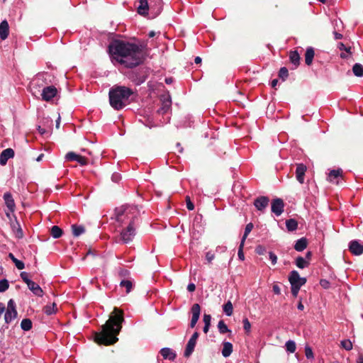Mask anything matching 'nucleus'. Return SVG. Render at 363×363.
<instances>
[{
    "label": "nucleus",
    "instance_id": "obj_28",
    "mask_svg": "<svg viewBox=\"0 0 363 363\" xmlns=\"http://www.w3.org/2000/svg\"><path fill=\"white\" fill-rule=\"evenodd\" d=\"M289 58L291 63L297 67L299 65L300 56L297 51H291L289 54Z\"/></svg>",
    "mask_w": 363,
    "mask_h": 363
},
{
    "label": "nucleus",
    "instance_id": "obj_41",
    "mask_svg": "<svg viewBox=\"0 0 363 363\" xmlns=\"http://www.w3.org/2000/svg\"><path fill=\"white\" fill-rule=\"evenodd\" d=\"M342 347L346 350L349 351L352 349V344L350 340H344L341 341Z\"/></svg>",
    "mask_w": 363,
    "mask_h": 363
},
{
    "label": "nucleus",
    "instance_id": "obj_38",
    "mask_svg": "<svg viewBox=\"0 0 363 363\" xmlns=\"http://www.w3.org/2000/svg\"><path fill=\"white\" fill-rule=\"evenodd\" d=\"M218 328L219 333L221 334H225L228 332H230V330L228 329V326L224 323V321L222 320L218 322Z\"/></svg>",
    "mask_w": 363,
    "mask_h": 363
},
{
    "label": "nucleus",
    "instance_id": "obj_29",
    "mask_svg": "<svg viewBox=\"0 0 363 363\" xmlns=\"http://www.w3.org/2000/svg\"><path fill=\"white\" fill-rule=\"evenodd\" d=\"M296 265L299 269H304L309 265V262L302 257H298L296 259Z\"/></svg>",
    "mask_w": 363,
    "mask_h": 363
},
{
    "label": "nucleus",
    "instance_id": "obj_3",
    "mask_svg": "<svg viewBox=\"0 0 363 363\" xmlns=\"http://www.w3.org/2000/svg\"><path fill=\"white\" fill-rule=\"evenodd\" d=\"M124 321L123 311L114 308L109 319L102 326L101 333L95 335V341L99 344L110 345L118 341L117 335L119 334L122 323Z\"/></svg>",
    "mask_w": 363,
    "mask_h": 363
},
{
    "label": "nucleus",
    "instance_id": "obj_18",
    "mask_svg": "<svg viewBox=\"0 0 363 363\" xmlns=\"http://www.w3.org/2000/svg\"><path fill=\"white\" fill-rule=\"evenodd\" d=\"M160 354L164 359L174 361L177 357L176 352L169 347H164L161 349Z\"/></svg>",
    "mask_w": 363,
    "mask_h": 363
},
{
    "label": "nucleus",
    "instance_id": "obj_31",
    "mask_svg": "<svg viewBox=\"0 0 363 363\" xmlns=\"http://www.w3.org/2000/svg\"><path fill=\"white\" fill-rule=\"evenodd\" d=\"M50 234L54 238H59L62 235V230L57 225H54L51 228Z\"/></svg>",
    "mask_w": 363,
    "mask_h": 363
},
{
    "label": "nucleus",
    "instance_id": "obj_48",
    "mask_svg": "<svg viewBox=\"0 0 363 363\" xmlns=\"http://www.w3.org/2000/svg\"><path fill=\"white\" fill-rule=\"evenodd\" d=\"M242 323H243V328H244L245 330H246L247 332H250V328H251V324H250V321L248 320V319L245 318L243 320Z\"/></svg>",
    "mask_w": 363,
    "mask_h": 363
},
{
    "label": "nucleus",
    "instance_id": "obj_52",
    "mask_svg": "<svg viewBox=\"0 0 363 363\" xmlns=\"http://www.w3.org/2000/svg\"><path fill=\"white\" fill-rule=\"evenodd\" d=\"M291 294L292 295L294 296V297H296L298 294V291L301 289V287H298V286H291Z\"/></svg>",
    "mask_w": 363,
    "mask_h": 363
},
{
    "label": "nucleus",
    "instance_id": "obj_25",
    "mask_svg": "<svg viewBox=\"0 0 363 363\" xmlns=\"http://www.w3.org/2000/svg\"><path fill=\"white\" fill-rule=\"evenodd\" d=\"M196 344V341L189 339V340L187 342L185 351H184L185 357H189L192 354V352L194 350Z\"/></svg>",
    "mask_w": 363,
    "mask_h": 363
},
{
    "label": "nucleus",
    "instance_id": "obj_60",
    "mask_svg": "<svg viewBox=\"0 0 363 363\" xmlns=\"http://www.w3.org/2000/svg\"><path fill=\"white\" fill-rule=\"evenodd\" d=\"M333 34L335 40H340L342 38V35L336 31H334Z\"/></svg>",
    "mask_w": 363,
    "mask_h": 363
},
{
    "label": "nucleus",
    "instance_id": "obj_33",
    "mask_svg": "<svg viewBox=\"0 0 363 363\" xmlns=\"http://www.w3.org/2000/svg\"><path fill=\"white\" fill-rule=\"evenodd\" d=\"M73 235L78 237L85 232V229L82 225H73L72 226Z\"/></svg>",
    "mask_w": 363,
    "mask_h": 363
},
{
    "label": "nucleus",
    "instance_id": "obj_30",
    "mask_svg": "<svg viewBox=\"0 0 363 363\" xmlns=\"http://www.w3.org/2000/svg\"><path fill=\"white\" fill-rule=\"evenodd\" d=\"M353 73L355 76L361 77L363 76V66L361 64L356 63L352 67Z\"/></svg>",
    "mask_w": 363,
    "mask_h": 363
},
{
    "label": "nucleus",
    "instance_id": "obj_27",
    "mask_svg": "<svg viewBox=\"0 0 363 363\" xmlns=\"http://www.w3.org/2000/svg\"><path fill=\"white\" fill-rule=\"evenodd\" d=\"M171 99L170 98H167L166 99H164L162 101V107L158 110V112L161 114H164L167 113L171 106Z\"/></svg>",
    "mask_w": 363,
    "mask_h": 363
},
{
    "label": "nucleus",
    "instance_id": "obj_45",
    "mask_svg": "<svg viewBox=\"0 0 363 363\" xmlns=\"http://www.w3.org/2000/svg\"><path fill=\"white\" fill-rule=\"evenodd\" d=\"M244 245H245V242H240L239 249H238V256L239 259L242 261L244 260V259H245V255L243 253Z\"/></svg>",
    "mask_w": 363,
    "mask_h": 363
},
{
    "label": "nucleus",
    "instance_id": "obj_10",
    "mask_svg": "<svg viewBox=\"0 0 363 363\" xmlns=\"http://www.w3.org/2000/svg\"><path fill=\"white\" fill-rule=\"evenodd\" d=\"M13 218L14 220L13 221H11L10 226L15 237L18 239H21L23 237V232L16 217L13 216Z\"/></svg>",
    "mask_w": 363,
    "mask_h": 363
},
{
    "label": "nucleus",
    "instance_id": "obj_58",
    "mask_svg": "<svg viewBox=\"0 0 363 363\" xmlns=\"http://www.w3.org/2000/svg\"><path fill=\"white\" fill-rule=\"evenodd\" d=\"M196 289V286L193 283H190L188 284L187 286V290L189 291V292H193Z\"/></svg>",
    "mask_w": 363,
    "mask_h": 363
},
{
    "label": "nucleus",
    "instance_id": "obj_64",
    "mask_svg": "<svg viewBox=\"0 0 363 363\" xmlns=\"http://www.w3.org/2000/svg\"><path fill=\"white\" fill-rule=\"evenodd\" d=\"M357 363H363V355L362 354H360L358 358H357Z\"/></svg>",
    "mask_w": 363,
    "mask_h": 363
},
{
    "label": "nucleus",
    "instance_id": "obj_59",
    "mask_svg": "<svg viewBox=\"0 0 363 363\" xmlns=\"http://www.w3.org/2000/svg\"><path fill=\"white\" fill-rule=\"evenodd\" d=\"M111 179L113 182H118L121 179V176L120 174L116 173L112 175Z\"/></svg>",
    "mask_w": 363,
    "mask_h": 363
},
{
    "label": "nucleus",
    "instance_id": "obj_23",
    "mask_svg": "<svg viewBox=\"0 0 363 363\" xmlns=\"http://www.w3.org/2000/svg\"><path fill=\"white\" fill-rule=\"evenodd\" d=\"M314 50L313 48H308L305 53V62L307 65H311L314 57Z\"/></svg>",
    "mask_w": 363,
    "mask_h": 363
},
{
    "label": "nucleus",
    "instance_id": "obj_62",
    "mask_svg": "<svg viewBox=\"0 0 363 363\" xmlns=\"http://www.w3.org/2000/svg\"><path fill=\"white\" fill-rule=\"evenodd\" d=\"M198 337H199V333H198V332H195V333L192 335V336L191 337V338H190V339H191V340H194V341H196H196H197Z\"/></svg>",
    "mask_w": 363,
    "mask_h": 363
},
{
    "label": "nucleus",
    "instance_id": "obj_21",
    "mask_svg": "<svg viewBox=\"0 0 363 363\" xmlns=\"http://www.w3.org/2000/svg\"><path fill=\"white\" fill-rule=\"evenodd\" d=\"M28 289L37 296L41 297L43 296V291L41 289V287L32 281L31 282L28 283L27 285Z\"/></svg>",
    "mask_w": 363,
    "mask_h": 363
},
{
    "label": "nucleus",
    "instance_id": "obj_20",
    "mask_svg": "<svg viewBox=\"0 0 363 363\" xmlns=\"http://www.w3.org/2000/svg\"><path fill=\"white\" fill-rule=\"evenodd\" d=\"M342 170L341 169H333L331 170L328 174V180L330 182L335 184H339V180L342 178Z\"/></svg>",
    "mask_w": 363,
    "mask_h": 363
},
{
    "label": "nucleus",
    "instance_id": "obj_47",
    "mask_svg": "<svg viewBox=\"0 0 363 363\" xmlns=\"http://www.w3.org/2000/svg\"><path fill=\"white\" fill-rule=\"evenodd\" d=\"M269 258L271 260V262L273 265L276 264L277 262V256L272 252H269Z\"/></svg>",
    "mask_w": 363,
    "mask_h": 363
},
{
    "label": "nucleus",
    "instance_id": "obj_7",
    "mask_svg": "<svg viewBox=\"0 0 363 363\" xmlns=\"http://www.w3.org/2000/svg\"><path fill=\"white\" fill-rule=\"evenodd\" d=\"M57 94V89L54 86H47L42 90L41 96L42 99L45 101H50Z\"/></svg>",
    "mask_w": 363,
    "mask_h": 363
},
{
    "label": "nucleus",
    "instance_id": "obj_55",
    "mask_svg": "<svg viewBox=\"0 0 363 363\" xmlns=\"http://www.w3.org/2000/svg\"><path fill=\"white\" fill-rule=\"evenodd\" d=\"M15 266L18 269H23L25 268L24 263L21 260L17 261V262L15 264Z\"/></svg>",
    "mask_w": 363,
    "mask_h": 363
},
{
    "label": "nucleus",
    "instance_id": "obj_12",
    "mask_svg": "<svg viewBox=\"0 0 363 363\" xmlns=\"http://www.w3.org/2000/svg\"><path fill=\"white\" fill-rule=\"evenodd\" d=\"M269 199L267 196H260L254 201L255 208L260 211H263L268 206Z\"/></svg>",
    "mask_w": 363,
    "mask_h": 363
},
{
    "label": "nucleus",
    "instance_id": "obj_50",
    "mask_svg": "<svg viewBox=\"0 0 363 363\" xmlns=\"http://www.w3.org/2000/svg\"><path fill=\"white\" fill-rule=\"evenodd\" d=\"M76 161L82 166L86 165L87 164L86 158L79 155Z\"/></svg>",
    "mask_w": 363,
    "mask_h": 363
},
{
    "label": "nucleus",
    "instance_id": "obj_9",
    "mask_svg": "<svg viewBox=\"0 0 363 363\" xmlns=\"http://www.w3.org/2000/svg\"><path fill=\"white\" fill-rule=\"evenodd\" d=\"M349 250L354 255H361L363 253V245L358 240H352L349 243Z\"/></svg>",
    "mask_w": 363,
    "mask_h": 363
},
{
    "label": "nucleus",
    "instance_id": "obj_24",
    "mask_svg": "<svg viewBox=\"0 0 363 363\" xmlns=\"http://www.w3.org/2000/svg\"><path fill=\"white\" fill-rule=\"evenodd\" d=\"M223 345L222 355L224 357H228L233 352V345L229 342H224Z\"/></svg>",
    "mask_w": 363,
    "mask_h": 363
},
{
    "label": "nucleus",
    "instance_id": "obj_2",
    "mask_svg": "<svg viewBox=\"0 0 363 363\" xmlns=\"http://www.w3.org/2000/svg\"><path fill=\"white\" fill-rule=\"evenodd\" d=\"M138 214L137 208L130 206H123L115 210L116 221L123 227L120 235L124 243L131 242L136 234Z\"/></svg>",
    "mask_w": 363,
    "mask_h": 363
},
{
    "label": "nucleus",
    "instance_id": "obj_5",
    "mask_svg": "<svg viewBox=\"0 0 363 363\" xmlns=\"http://www.w3.org/2000/svg\"><path fill=\"white\" fill-rule=\"evenodd\" d=\"M17 316L16 310V303L13 299H10L8 302L7 309L4 314V320L6 323L9 324Z\"/></svg>",
    "mask_w": 363,
    "mask_h": 363
},
{
    "label": "nucleus",
    "instance_id": "obj_13",
    "mask_svg": "<svg viewBox=\"0 0 363 363\" xmlns=\"http://www.w3.org/2000/svg\"><path fill=\"white\" fill-rule=\"evenodd\" d=\"M14 157V151L11 148H7L3 150L0 155V164L4 166L7 161Z\"/></svg>",
    "mask_w": 363,
    "mask_h": 363
},
{
    "label": "nucleus",
    "instance_id": "obj_53",
    "mask_svg": "<svg viewBox=\"0 0 363 363\" xmlns=\"http://www.w3.org/2000/svg\"><path fill=\"white\" fill-rule=\"evenodd\" d=\"M203 319L204 325L207 324L208 325H211V316L210 315L204 314Z\"/></svg>",
    "mask_w": 363,
    "mask_h": 363
},
{
    "label": "nucleus",
    "instance_id": "obj_11",
    "mask_svg": "<svg viewBox=\"0 0 363 363\" xmlns=\"http://www.w3.org/2000/svg\"><path fill=\"white\" fill-rule=\"evenodd\" d=\"M200 306L198 303L194 304L191 307L192 317L189 325L191 328H194L196 323L198 322L200 316Z\"/></svg>",
    "mask_w": 363,
    "mask_h": 363
},
{
    "label": "nucleus",
    "instance_id": "obj_32",
    "mask_svg": "<svg viewBox=\"0 0 363 363\" xmlns=\"http://www.w3.org/2000/svg\"><path fill=\"white\" fill-rule=\"evenodd\" d=\"M286 226L289 231H294L297 229L298 223L294 219H289L286 221Z\"/></svg>",
    "mask_w": 363,
    "mask_h": 363
},
{
    "label": "nucleus",
    "instance_id": "obj_39",
    "mask_svg": "<svg viewBox=\"0 0 363 363\" xmlns=\"http://www.w3.org/2000/svg\"><path fill=\"white\" fill-rule=\"evenodd\" d=\"M252 228H253V224L252 223L247 224V225L245 226V228L244 235L242 238L241 242H245V240L247 239L250 233L252 231Z\"/></svg>",
    "mask_w": 363,
    "mask_h": 363
},
{
    "label": "nucleus",
    "instance_id": "obj_16",
    "mask_svg": "<svg viewBox=\"0 0 363 363\" xmlns=\"http://www.w3.org/2000/svg\"><path fill=\"white\" fill-rule=\"evenodd\" d=\"M306 166L303 164H298L296 169V177L300 184H303L304 176L306 172Z\"/></svg>",
    "mask_w": 363,
    "mask_h": 363
},
{
    "label": "nucleus",
    "instance_id": "obj_49",
    "mask_svg": "<svg viewBox=\"0 0 363 363\" xmlns=\"http://www.w3.org/2000/svg\"><path fill=\"white\" fill-rule=\"evenodd\" d=\"M305 354H306V357L308 359L313 358V351H312L311 347H306V348H305Z\"/></svg>",
    "mask_w": 363,
    "mask_h": 363
},
{
    "label": "nucleus",
    "instance_id": "obj_1",
    "mask_svg": "<svg viewBox=\"0 0 363 363\" xmlns=\"http://www.w3.org/2000/svg\"><path fill=\"white\" fill-rule=\"evenodd\" d=\"M108 51L113 62L127 68L135 67L143 62V51L134 43L116 40L109 45Z\"/></svg>",
    "mask_w": 363,
    "mask_h": 363
},
{
    "label": "nucleus",
    "instance_id": "obj_61",
    "mask_svg": "<svg viewBox=\"0 0 363 363\" xmlns=\"http://www.w3.org/2000/svg\"><path fill=\"white\" fill-rule=\"evenodd\" d=\"M38 130L41 135H44L47 133V130L44 128H42L41 126H38Z\"/></svg>",
    "mask_w": 363,
    "mask_h": 363
},
{
    "label": "nucleus",
    "instance_id": "obj_17",
    "mask_svg": "<svg viewBox=\"0 0 363 363\" xmlns=\"http://www.w3.org/2000/svg\"><path fill=\"white\" fill-rule=\"evenodd\" d=\"M149 10H150V7L148 0H140L137 9L138 13L141 16H146Z\"/></svg>",
    "mask_w": 363,
    "mask_h": 363
},
{
    "label": "nucleus",
    "instance_id": "obj_22",
    "mask_svg": "<svg viewBox=\"0 0 363 363\" xmlns=\"http://www.w3.org/2000/svg\"><path fill=\"white\" fill-rule=\"evenodd\" d=\"M307 247V240L305 238H301L296 242L294 249L298 252H301Z\"/></svg>",
    "mask_w": 363,
    "mask_h": 363
},
{
    "label": "nucleus",
    "instance_id": "obj_26",
    "mask_svg": "<svg viewBox=\"0 0 363 363\" xmlns=\"http://www.w3.org/2000/svg\"><path fill=\"white\" fill-rule=\"evenodd\" d=\"M50 77V75L48 73H42L38 74L36 77L33 81V84H36L38 86L41 85L40 82H43L45 80H47L48 78Z\"/></svg>",
    "mask_w": 363,
    "mask_h": 363
},
{
    "label": "nucleus",
    "instance_id": "obj_63",
    "mask_svg": "<svg viewBox=\"0 0 363 363\" xmlns=\"http://www.w3.org/2000/svg\"><path fill=\"white\" fill-rule=\"evenodd\" d=\"M297 308H298V310H300V311H303V310L304 309V306H303V304L302 303V301H301V299H300V301H299V302H298V305H297Z\"/></svg>",
    "mask_w": 363,
    "mask_h": 363
},
{
    "label": "nucleus",
    "instance_id": "obj_43",
    "mask_svg": "<svg viewBox=\"0 0 363 363\" xmlns=\"http://www.w3.org/2000/svg\"><path fill=\"white\" fill-rule=\"evenodd\" d=\"M9 284L8 280L2 279L0 281V292H4L9 289Z\"/></svg>",
    "mask_w": 363,
    "mask_h": 363
},
{
    "label": "nucleus",
    "instance_id": "obj_44",
    "mask_svg": "<svg viewBox=\"0 0 363 363\" xmlns=\"http://www.w3.org/2000/svg\"><path fill=\"white\" fill-rule=\"evenodd\" d=\"M79 155L73 152H69L65 155V159L68 161H76Z\"/></svg>",
    "mask_w": 363,
    "mask_h": 363
},
{
    "label": "nucleus",
    "instance_id": "obj_34",
    "mask_svg": "<svg viewBox=\"0 0 363 363\" xmlns=\"http://www.w3.org/2000/svg\"><path fill=\"white\" fill-rule=\"evenodd\" d=\"M56 311H57L56 304L55 303H53L50 305H46L43 308L44 313L48 315L55 313L56 312Z\"/></svg>",
    "mask_w": 363,
    "mask_h": 363
},
{
    "label": "nucleus",
    "instance_id": "obj_40",
    "mask_svg": "<svg viewBox=\"0 0 363 363\" xmlns=\"http://www.w3.org/2000/svg\"><path fill=\"white\" fill-rule=\"evenodd\" d=\"M121 286L125 288L126 292L129 293L132 289V282L129 280H123L120 284Z\"/></svg>",
    "mask_w": 363,
    "mask_h": 363
},
{
    "label": "nucleus",
    "instance_id": "obj_14",
    "mask_svg": "<svg viewBox=\"0 0 363 363\" xmlns=\"http://www.w3.org/2000/svg\"><path fill=\"white\" fill-rule=\"evenodd\" d=\"M4 200L5 205L6 206V208L9 210L10 211H15L16 210V203L14 201V199L10 192H6L4 194Z\"/></svg>",
    "mask_w": 363,
    "mask_h": 363
},
{
    "label": "nucleus",
    "instance_id": "obj_46",
    "mask_svg": "<svg viewBox=\"0 0 363 363\" xmlns=\"http://www.w3.org/2000/svg\"><path fill=\"white\" fill-rule=\"evenodd\" d=\"M21 278L23 279V281L28 285V283L31 282L32 280L29 279L28 274L26 272H23L20 274Z\"/></svg>",
    "mask_w": 363,
    "mask_h": 363
},
{
    "label": "nucleus",
    "instance_id": "obj_54",
    "mask_svg": "<svg viewBox=\"0 0 363 363\" xmlns=\"http://www.w3.org/2000/svg\"><path fill=\"white\" fill-rule=\"evenodd\" d=\"M214 257H215L214 254L212 253L211 252H206V259H207V261L209 263L214 259Z\"/></svg>",
    "mask_w": 363,
    "mask_h": 363
},
{
    "label": "nucleus",
    "instance_id": "obj_51",
    "mask_svg": "<svg viewBox=\"0 0 363 363\" xmlns=\"http://www.w3.org/2000/svg\"><path fill=\"white\" fill-rule=\"evenodd\" d=\"M186 208H188V210H189V211H192V210H194V203L191 201L189 196H186Z\"/></svg>",
    "mask_w": 363,
    "mask_h": 363
},
{
    "label": "nucleus",
    "instance_id": "obj_42",
    "mask_svg": "<svg viewBox=\"0 0 363 363\" xmlns=\"http://www.w3.org/2000/svg\"><path fill=\"white\" fill-rule=\"evenodd\" d=\"M289 75V71L286 67H281L279 72V77L283 80H285Z\"/></svg>",
    "mask_w": 363,
    "mask_h": 363
},
{
    "label": "nucleus",
    "instance_id": "obj_4",
    "mask_svg": "<svg viewBox=\"0 0 363 363\" xmlns=\"http://www.w3.org/2000/svg\"><path fill=\"white\" fill-rule=\"evenodd\" d=\"M133 94L132 89L124 86H114L110 89V105L115 110H121L129 104V98Z\"/></svg>",
    "mask_w": 363,
    "mask_h": 363
},
{
    "label": "nucleus",
    "instance_id": "obj_15",
    "mask_svg": "<svg viewBox=\"0 0 363 363\" xmlns=\"http://www.w3.org/2000/svg\"><path fill=\"white\" fill-rule=\"evenodd\" d=\"M150 11L157 16L162 9V0H148Z\"/></svg>",
    "mask_w": 363,
    "mask_h": 363
},
{
    "label": "nucleus",
    "instance_id": "obj_36",
    "mask_svg": "<svg viewBox=\"0 0 363 363\" xmlns=\"http://www.w3.org/2000/svg\"><path fill=\"white\" fill-rule=\"evenodd\" d=\"M223 311L225 313V315L228 316H230L233 314V306L232 303L230 301H228L225 304H224Z\"/></svg>",
    "mask_w": 363,
    "mask_h": 363
},
{
    "label": "nucleus",
    "instance_id": "obj_8",
    "mask_svg": "<svg viewBox=\"0 0 363 363\" xmlns=\"http://www.w3.org/2000/svg\"><path fill=\"white\" fill-rule=\"evenodd\" d=\"M284 201L281 199H275L272 201L271 204L272 212L277 216H279L284 211Z\"/></svg>",
    "mask_w": 363,
    "mask_h": 363
},
{
    "label": "nucleus",
    "instance_id": "obj_19",
    "mask_svg": "<svg viewBox=\"0 0 363 363\" xmlns=\"http://www.w3.org/2000/svg\"><path fill=\"white\" fill-rule=\"evenodd\" d=\"M9 34V26L6 20H4L0 23V38L2 40H6Z\"/></svg>",
    "mask_w": 363,
    "mask_h": 363
},
{
    "label": "nucleus",
    "instance_id": "obj_35",
    "mask_svg": "<svg viewBox=\"0 0 363 363\" xmlns=\"http://www.w3.org/2000/svg\"><path fill=\"white\" fill-rule=\"evenodd\" d=\"M21 327L24 331H28L32 328V322L30 319H23L21 323Z\"/></svg>",
    "mask_w": 363,
    "mask_h": 363
},
{
    "label": "nucleus",
    "instance_id": "obj_37",
    "mask_svg": "<svg viewBox=\"0 0 363 363\" xmlns=\"http://www.w3.org/2000/svg\"><path fill=\"white\" fill-rule=\"evenodd\" d=\"M286 350L290 353H294L296 351V343L293 340H288L285 344Z\"/></svg>",
    "mask_w": 363,
    "mask_h": 363
},
{
    "label": "nucleus",
    "instance_id": "obj_57",
    "mask_svg": "<svg viewBox=\"0 0 363 363\" xmlns=\"http://www.w3.org/2000/svg\"><path fill=\"white\" fill-rule=\"evenodd\" d=\"M14 213V211H10L9 210H6L5 211V213H6V216L7 217V218L9 220V221H13V220L12 219V214Z\"/></svg>",
    "mask_w": 363,
    "mask_h": 363
},
{
    "label": "nucleus",
    "instance_id": "obj_6",
    "mask_svg": "<svg viewBox=\"0 0 363 363\" xmlns=\"http://www.w3.org/2000/svg\"><path fill=\"white\" fill-rule=\"evenodd\" d=\"M289 281L291 284V286L301 287L306 284V279L304 277H301L298 272L296 270H294L291 272L289 276Z\"/></svg>",
    "mask_w": 363,
    "mask_h": 363
},
{
    "label": "nucleus",
    "instance_id": "obj_56",
    "mask_svg": "<svg viewBox=\"0 0 363 363\" xmlns=\"http://www.w3.org/2000/svg\"><path fill=\"white\" fill-rule=\"evenodd\" d=\"M272 290L275 294L279 295L281 294V289L277 284L273 286Z\"/></svg>",
    "mask_w": 363,
    "mask_h": 363
}]
</instances>
